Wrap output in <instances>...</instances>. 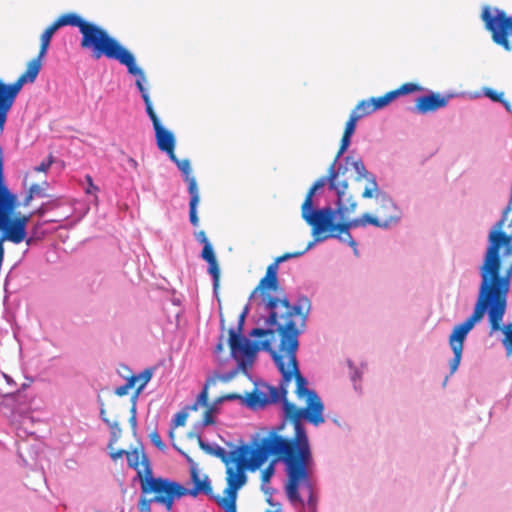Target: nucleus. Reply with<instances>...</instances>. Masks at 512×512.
Wrapping results in <instances>:
<instances>
[{
	"label": "nucleus",
	"instance_id": "13",
	"mask_svg": "<svg viewBox=\"0 0 512 512\" xmlns=\"http://www.w3.org/2000/svg\"><path fill=\"white\" fill-rule=\"evenodd\" d=\"M14 198L3 188V207L0 217V228L3 231L0 237V243L8 240L12 243L19 244L26 239V230L12 219L8 218V214L13 207Z\"/></svg>",
	"mask_w": 512,
	"mask_h": 512
},
{
	"label": "nucleus",
	"instance_id": "37",
	"mask_svg": "<svg viewBox=\"0 0 512 512\" xmlns=\"http://www.w3.org/2000/svg\"><path fill=\"white\" fill-rule=\"evenodd\" d=\"M359 119L357 116H353L350 114L348 121L346 122L345 129L343 134L347 136H352L356 129V124Z\"/></svg>",
	"mask_w": 512,
	"mask_h": 512
},
{
	"label": "nucleus",
	"instance_id": "39",
	"mask_svg": "<svg viewBox=\"0 0 512 512\" xmlns=\"http://www.w3.org/2000/svg\"><path fill=\"white\" fill-rule=\"evenodd\" d=\"M149 438L151 440V442L160 450V451H165L166 449V445L164 444V442L162 441L159 433L157 431H153L150 433L149 435Z\"/></svg>",
	"mask_w": 512,
	"mask_h": 512
},
{
	"label": "nucleus",
	"instance_id": "33",
	"mask_svg": "<svg viewBox=\"0 0 512 512\" xmlns=\"http://www.w3.org/2000/svg\"><path fill=\"white\" fill-rule=\"evenodd\" d=\"M51 39H52L51 34H48V33H45V32H43L41 34V36H40V48H39V52H38L39 58H44L45 57V55H46V53L48 51Z\"/></svg>",
	"mask_w": 512,
	"mask_h": 512
},
{
	"label": "nucleus",
	"instance_id": "3",
	"mask_svg": "<svg viewBox=\"0 0 512 512\" xmlns=\"http://www.w3.org/2000/svg\"><path fill=\"white\" fill-rule=\"evenodd\" d=\"M314 242H310L302 251L288 252L278 256L266 270V275L260 280L252 295L259 293L264 309L268 312L265 319L267 327L273 325H282L284 322H293L294 326L304 327L306 317L310 309V301L307 297L298 299L295 305H291L286 298L274 297L270 294V290L277 291L279 289L278 282V265L292 258L302 256L308 251Z\"/></svg>",
	"mask_w": 512,
	"mask_h": 512
},
{
	"label": "nucleus",
	"instance_id": "38",
	"mask_svg": "<svg viewBox=\"0 0 512 512\" xmlns=\"http://www.w3.org/2000/svg\"><path fill=\"white\" fill-rule=\"evenodd\" d=\"M136 403H137L136 400H131L129 424L131 426L133 433L136 432V428H137Z\"/></svg>",
	"mask_w": 512,
	"mask_h": 512
},
{
	"label": "nucleus",
	"instance_id": "53",
	"mask_svg": "<svg viewBox=\"0 0 512 512\" xmlns=\"http://www.w3.org/2000/svg\"><path fill=\"white\" fill-rule=\"evenodd\" d=\"M501 104L505 107L506 111L511 113L512 114V105L511 103L506 100L505 98L503 99V102H501Z\"/></svg>",
	"mask_w": 512,
	"mask_h": 512
},
{
	"label": "nucleus",
	"instance_id": "10",
	"mask_svg": "<svg viewBox=\"0 0 512 512\" xmlns=\"http://www.w3.org/2000/svg\"><path fill=\"white\" fill-rule=\"evenodd\" d=\"M42 59L37 55L29 61L26 70L13 83L6 84L0 79V130H3L8 112L12 108L23 85L33 83L36 80L42 67Z\"/></svg>",
	"mask_w": 512,
	"mask_h": 512
},
{
	"label": "nucleus",
	"instance_id": "1",
	"mask_svg": "<svg viewBox=\"0 0 512 512\" xmlns=\"http://www.w3.org/2000/svg\"><path fill=\"white\" fill-rule=\"evenodd\" d=\"M245 315L241 314L237 329L228 330V345L231 356L238 361L242 370L246 369V361L252 363L257 351H269L276 367L282 375L278 387H269L268 403L281 401L285 418L293 425V434L298 432V426L306 431L302 420L319 426L325 422L323 416L324 405L314 390L308 388V381L300 373L296 352L298 349V336L304 327L294 326L293 322H284L282 325H273L267 329L255 328L250 335L253 337L274 336L277 332L280 337V351L286 355L272 350L270 340L251 342L241 335Z\"/></svg>",
	"mask_w": 512,
	"mask_h": 512
},
{
	"label": "nucleus",
	"instance_id": "12",
	"mask_svg": "<svg viewBox=\"0 0 512 512\" xmlns=\"http://www.w3.org/2000/svg\"><path fill=\"white\" fill-rule=\"evenodd\" d=\"M135 84H136V87L138 88V90L141 94V97L145 103L146 112H147L150 120L152 121L153 128L155 131L156 143H157L159 150L167 153L169 158L173 159L174 153H175L174 152L175 143H176L174 134L171 131L165 129L161 125V122L153 109L148 90L145 87V83L140 84V81H136Z\"/></svg>",
	"mask_w": 512,
	"mask_h": 512
},
{
	"label": "nucleus",
	"instance_id": "28",
	"mask_svg": "<svg viewBox=\"0 0 512 512\" xmlns=\"http://www.w3.org/2000/svg\"><path fill=\"white\" fill-rule=\"evenodd\" d=\"M419 91H422V87L419 84L407 82L402 84L399 88L392 90V93L394 94L395 98H397L402 95H408Z\"/></svg>",
	"mask_w": 512,
	"mask_h": 512
},
{
	"label": "nucleus",
	"instance_id": "14",
	"mask_svg": "<svg viewBox=\"0 0 512 512\" xmlns=\"http://www.w3.org/2000/svg\"><path fill=\"white\" fill-rule=\"evenodd\" d=\"M508 258L509 257L503 258V255L500 256V250H498L497 251L498 264L495 269H487L486 256L484 257L483 264L480 267V275H481V284L480 285H483L485 280H486V283H488V284H489V282H494V283H496V285H499L503 290L504 304H506V305H507V297H508V292L510 289V283H511V277H512V261H511L509 268L504 273V275H500V270H501L502 260H505Z\"/></svg>",
	"mask_w": 512,
	"mask_h": 512
},
{
	"label": "nucleus",
	"instance_id": "40",
	"mask_svg": "<svg viewBox=\"0 0 512 512\" xmlns=\"http://www.w3.org/2000/svg\"><path fill=\"white\" fill-rule=\"evenodd\" d=\"M85 180L88 185L86 188V193L94 195L95 200L97 201L98 200L97 192L99 191V188L93 183V179L89 174L85 176Z\"/></svg>",
	"mask_w": 512,
	"mask_h": 512
},
{
	"label": "nucleus",
	"instance_id": "41",
	"mask_svg": "<svg viewBox=\"0 0 512 512\" xmlns=\"http://www.w3.org/2000/svg\"><path fill=\"white\" fill-rule=\"evenodd\" d=\"M213 413H214V407L208 406L204 413V416H203V420H202L203 425L208 426V425L214 424Z\"/></svg>",
	"mask_w": 512,
	"mask_h": 512
},
{
	"label": "nucleus",
	"instance_id": "16",
	"mask_svg": "<svg viewBox=\"0 0 512 512\" xmlns=\"http://www.w3.org/2000/svg\"><path fill=\"white\" fill-rule=\"evenodd\" d=\"M351 142V136L342 135L341 143L339 150L335 156V159L333 160L332 164L330 165L328 169V180H329V188L331 190H337V186L345 185V190L350 189L349 184L346 180H339L340 175H344L346 168L343 169V167L340 165L336 169V163L338 159L341 157V155L347 150Z\"/></svg>",
	"mask_w": 512,
	"mask_h": 512
},
{
	"label": "nucleus",
	"instance_id": "47",
	"mask_svg": "<svg viewBox=\"0 0 512 512\" xmlns=\"http://www.w3.org/2000/svg\"><path fill=\"white\" fill-rule=\"evenodd\" d=\"M196 239L205 246L206 244H210L209 240L207 239L206 233L201 230L195 234Z\"/></svg>",
	"mask_w": 512,
	"mask_h": 512
},
{
	"label": "nucleus",
	"instance_id": "23",
	"mask_svg": "<svg viewBox=\"0 0 512 512\" xmlns=\"http://www.w3.org/2000/svg\"><path fill=\"white\" fill-rule=\"evenodd\" d=\"M57 20L61 27H63V26L77 27L79 29L80 33L83 32V30L89 23V21L84 20L82 17H80L78 14H76L74 12L62 14L57 18Z\"/></svg>",
	"mask_w": 512,
	"mask_h": 512
},
{
	"label": "nucleus",
	"instance_id": "29",
	"mask_svg": "<svg viewBox=\"0 0 512 512\" xmlns=\"http://www.w3.org/2000/svg\"><path fill=\"white\" fill-rule=\"evenodd\" d=\"M493 20L497 22L504 30L512 31V17H508L506 13L502 10L495 9V15H493Z\"/></svg>",
	"mask_w": 512,
	"mask_h": 512
},
{
	"label": "nucleus",
	"instance_id": "18",
	"mask_svg": "<svg viewBox=\"0 0 512 512\" xmlns=\"http://www.w3.org/2000/svg\"><path fill=\"white\" fill-rule=\"evenodd\" d=\"M345 164L354 168L355 172L357 173L355 178L356 182H359L362 179H366L368 181L361 195L363 198H372L373 192L377 191L378 185L375 176L366 170L363 161L359 158L347 156L345 158Z\"/></svg>",
	"mask_w": 512,
	"mask_h": 512
},
{
	"label": "nucleus",
	"instance_id": "2",
	"mask_svg": "<svg viewBox=\"0 0 512 512\" xmlns=\"http://www.w3.org/2000/svg\"><path fill=\"white\" fill-rule=\"evenodd\" d=\"M284 426H278L267 431L261 438L254 439L250 445H242L243 454L246 457L238 458V467H228L226 470L227 487L223 497H216V503L225 512H237L236 500L238 490L246 484V470L259 469L271 457V462L262 471V481L268 482L275 472V464H284L285 474L289 466V456L300 449L305 453H312L309 438L306 431L298 427V432L287 436L283 434Z\"/></svg>",
	"mask_w": 512,
	"mask_h": 512
},
{
	"label": "nucleus",
	"instance_id": "31",
	"mask_svg": "<svg viewBox=\"0 0 512 512\" xmlns=\"http://www.w3.org/2000/svg\"><path fill=\"white\" fill-rule=\"evenodd\" d=\"M505 335L503 345L507 350L508 355H512V323L506 325L501 329Z\"/></svg>",
	"mask_w": 512,
	"mask_h": 512
},
{
	"label": "nucleus",
	"instance_id": "22",
	"mask_svg": "<svg viewBox=\"0 0 512 512\" xmlns=\"http://www.w3.org/2000/svg\"><path fill=\"white\" fill-rule=\"evenodd\" d=\"M201 257L208 263V273L213 278V289L216 292L219 288L220 268L211 243L203 246Z\"/></svg>",
	"mask_w": 512,
	"mask_h": 512
},
{
	"label": "nucleus",
	"instance_id": "30",
	"mask_svg": "<svg viewBox=\"0 0 512 512\" xmlns=\"http://www.w3.org/2000/svg\"><path fill=\"white\" fill-rule=\"evenodd\" d=\"M371 99L373 101L375 110H379V109H382V108L386 107L387 105H389L396 98H395L394 94L392 93V91H389L386 94H384L383 96L371 97Z\"/></svg>",
	"mask_w": 512,
	"mask_h": 512
},
{
	"label": "nucleus",
	"instance_id": "7",
	"mask_svg": "<svg viewBox=\"0 0 512 512\" xmlns=\"http://www.w3.org/2000/svg\"><path fill=\"white\" fill-rule=\"evenodd\" d=\"M287 480H285L284 490L287 499L291 504L304 505L299 490L303 488L308 493L307 507L310 512H316L317 498L314 493V487L310 479V469L313 465L312 453H305L303 450L296 451L288 458Z\"/></svg>",
	"mask_w": 512,
	"mask_h": 512
},
{
	"label": "nucleus",
	"instance_id": "43",
	"mask_svg": "<svg viewBox=\"0 0 512 512\" xmlns=\"http://www.w3.org/2000/svg\"><path fill=\"white\" fill-rule=\"evenodd\" d=\"M187 414L184 412L177 413L174 419L175 426H183L186 423Z\"/></svg>",
	"mask_w": 512,
	"mask_h": 512
},
{
	"label": "nucleus",
	"instance_id": "58",
	"mask_svg": "<svg viewBox=\"0 0 512 512\" xmlns=\"http://www.w3.org/2000/svg\"><path fill=\"white\" fill-rule=\"evenodd\" d=\"M234 397H235L234 395H230V396H228L227 398L232 399V398H234Z\"/></svg>",
	"mask_w": 512,
	"mask_h": 512
},
{
	"label": "nucleus",
	"instance_id": "11",
	"mask_svg": "<svg viewBox=\"0 0 512 512\" xmlns=\"http://www.w3.org/2000/svg\"><path fill=\"white\" fill-rule=\"evenodd\" d=\"M326 182L329 183L328 175L316 180L308 190L301 206L302 218L317 234L329 227H332V216L335 214V210L331 207L313 209V196L318 189L322 188L326 184Z\"/></svg>",
	"mask_w": 512,
	"mask_h": 512
},
{
	"label": "nucleus",
	"instance_id": "42",
	"mask_svg": "<svg viewBox=\"0 0 512 512\" xmlns=\"http://www.w3.org/2000/svg\"><path fill=\"white\" fill-rule=\"evenodd\" d=\"M53 163V157L50 155L46 161L41 162L38 166L34 168L36 172H47L50 166Z\"/></svg>",
	"mask_w": 512,
	"mask_h": 512
},
{
	"label": "nucleus",
	"instance_id": "54",
	"mask_svg": "<svg viewBox=\"0 0 512 512\" xmlns=\"http://www.w3.org/2000/svg\"><path fill=\"white\" fill-rule=\"evenodd\" d=\"M34 197V195H32L30 192L27 194V196L25 197L24 199V205H28L30 203V201L32 200V198Z\"/></svg>",
	"mask_w": 512,
	"mask_h": 512
},
{
	"label": "nucleus",
	"instance_id": "26",
	"mask_svg": "<svg viewBox=\"0 0 512 512\" xmlns=\"http://www.w3.org/2000/svg\"><path fill=\"white\" fill-rule=\"evenodd\" d=\"M375 108L373 105L372 99H365L361 100L355 108L352 110L351 114L353 116H357V118L360 120L364 116L370 115L371 113L375 112Z\"/></svg>",
	"mask_w": 512,
	"mask_h": 512
},
{
	"label": "nucleus",
	"instance_id": "27",
	"mask_svg": "<svg viewBox=\"0 0 512 512\" xmlns=\"http://www.w3.org/2000/svg\"><path fill=\"white\" fill-rule=\"evenodd\" d=\"M152 377V371L150 369H145L142 371L138 376H135L137 378V382L139 383L136 391L131 397V400H136L140 394V392L143 390V388L147 385V383L150 381Z\"/></svg>",
	"mask_w": 512,
	"mask_h": 512
},
{
	"label": "nucleus",
	"instance_id": "56",
	"mask_svg": "<svg viewBox=\"0 0 512 512\" xmlns=\"http://www.w3.org/2000/svg\"><path fill=\"white\" fill-rule=\"evenodd\" d=\"M31 242H32V238H29V239H27V240H26V243H27L28 245H30V244H31Z\"/></svg>",
	"mask_w": 512,
	"mask_h": 512
},
{
	"label": "nucleus",
	"instance_id": "6",
	"mask_svg": "<svg viewBox=\"0 0 512 512\" xmlns=\"http://www.w3.org/2000/svg\"><path fill=\"white\" fill-rule=\"evenodd\" d=\"M81 35V48L89 51L94 60L106 57L109 60L118 61L126 66L129 74L136 77V81H140V84L147 83L146 74L142 68L137 66L133 53L112 37L107 30L89 22Z\"/></svg>",
	"mask_w": 512,
	"mask_h": 512
},
{
	"label": "nucleus",
	"instance_id": "49",
	"mask_svg": "<svg viewBox=\"0 0 512 512\" xmlns=\"http://www.w3.org/2000/svg\"><path fill=\"white\" fill-rule=\"evenodd\" d=\"M127 452H128V451H125V450H122V449H121V450H117V451H115V452H111V453H110V456H111V458H112L113 460H117V459L121 458L123 455H126V453H127Z\"/></svg>",
	"mask_w": 512,
	"mask_h": 512
},
{
	"label": "nucleus",
	"instance_id": "52",
	"mask_svg": "<svg viewBox=\"0 0 512 512\" xmlns=\"http://www.w3.org/2000/svg\"><path fill=\"white\" fill-rule=\"evenodd\" d=\"M224 350L223 336L220 337L219 343L215 348V352L217 354L221 353Z\"/></svg>",
	"mask_w": 512,
	"mask_h": 512
},
{
	"label": "nucleus",
	"instance_id": "34",
	"mask_svg": "<svg viewBox=\"0 0 512 512\" xmlns=\"http://www.w3.org/2000/svg\"><path fill=\"white\" fill-rule=\"evenodd\" d=\"M208 382L205 384L203 390L198 395L196 402L190 407L192 410H197L198 406H206L208 407Z\"/></svg>",
	"mask_w": 512,
	"mask_h": 512
},
{
	"label": "nucleus",
	"instance_id": "36",
	"mask_svg": "<svg viewBox=\"0 0 512 512\" xmlns=\"http://www.w3.org/2000/svg\"><path fill=\"white\" fill-rule=\"evenodd\" d=\"M483 93L486 97L491 99L494 102H503L504 99V92H498L496 90H493L491 88H485L483 89Z\"/></svg>",
	"mask_w": 512,
	"mask_h": 512
},
{
	"label": "nucleus",
	"instance_id": "55",
	"mask_svg": "<svg viewBox=\"0 0 512 512\" xmlns=\"http://www.w3.org/2000/svg\"><path fill=\"white\" fill-rule=\"evenodd\" d=\"M169 436H170V438H173V437H174V431H173V430H170V432H169Z\"/></svg>",
	"mask_w": 512,
	"mask_h": 512
},
{
	"label": "nucleus",
	"instance_id": "25",
	"mask_svg": "<svg viewBox=\"0 0 512 512\" xmlns=\"http://www.w3.org/2000/svg\"><path fill=\"white\" fill-rule=\"evenodd\" d=\"M178 167V169L182 172L184 175V179L188 184V192H190V185L193 182L195 187L197 186V182L194 176H191V165L190 161L188 159L180 160L176 157L174 154L173 159H171Z\"/></svg>",
	"mask_w": 512,
	"mask_h": 512
},
{
	"label": "nucleus",
	"instance_id": "45",
	"mask_svg": "<svg viewBox=\"0 0 512 512\" xmlns=\"http://www.w3.org/2000/svg\"><path fill=\"white\" fill-rule=\"evenodd\" d=\"M61 28L58 20L56 19L53 23H51L45 30L44 32L45 33H48V34H51V36L53 37L54 33L59 29Z\"/></svg>",
	"mask_w": 512,
	"mask_h": 512
},
{
	"label": "nucleus",
	"instance_id": "46",
	"mask_svg": "<svg viewBox=\"0 0 512 512\" xmlns=\"http://www.w3.org/2000/svg\"><path fill=\"white\" fill-rule=\"evenodd\" d=\"M12 220L15 221L17 224H19L20 226H23V229L26 230L27 224L30 220V216L23 215L20 217H16Z\"/></svg>",
	"mask_w": 512,
	"mask_h": 512
},
{
	"label": "nucleus",
	"instance_id": "44",
	"mask_svg": "<svg viewBox=\"0 0 512 512\" xmlns=\"http://www.w3.org/2000/svg\"><path fill=\"white\" fill-rule=\"evenodd\" d=\"M61 28L58 20L56 19L53 23H51L45 30L44 32L45 33H48V34H51V36L53 37L54 33L59 29Z\"/></svg>",
	"mask_w": 512,
	"mask_h": 512
},
{
	"label": "nucleus",
	"instance_id": "19",
	"mask_svg": "<svg viewBox=\"0 0 512 512\" xmlns=\"http://www.w3.org/2000/svg\"><path fill=\"white\" fill-rule=\"evenodd\" d=\"M482 20L485 23L487 30L492 33L493 41L502 46L505 50L510 51L512 49V43L508 39L510 30H504L497 22L493 20V15L489 7H485L482 11Z\"/></svg>",
	"mask_w": 512,
	"mask_h": 512
},
{
	"label": "nucleus",
	"instance_id": "51",
	"mask_svg": "<svg viewBox=\"0 0 512 512\" xmlns=\"http://www.w3.org/2000/svg\"><path fill=\"white\" fill-rule=\"evenodd\" d=\"M127 162L129 164V166L134 170V171H137L138 170V162L132 158V157H127Z\"/></svg>",
	"mask_w": 512,
	"mask_h": 512
},
{
	"label": "nucleus",
	"instance_id": "5",
	"mask_svg": "<svg viewBox=\"0 0 512 512\" xmlns=\"http://www.w3.org/2000/svg\"><path fill=\"white\" fill-rule=\"evenodd\" d=\"M178 450L185 455L187 461L191 464L190 475L193 487L187 489L176 481L162 477H154L153 471L148 469L146 471L148 477L142 479V497L138 504L140 512H151L152 502L163 505L165 509L170 512L172 511L174 501L186 495L197 497L199 494H204L212 497L216 501L215 498L217 496L213 495L209 477L204 475L203 478H201L194 461L180 449Z\"/></svg>",
	"mask_w": 512,
	"mask_h": 512
},
{
	"label": "nucleus",
	"instance_id": "20",
	"mask_svg": "<svg viewBox=\"0 0 512 512\" xmlns=\"http://www.w3.org/2000/svg\"><path fill=\"white\" fill-rule=\"evenodd\" d=\"M447 103L448 99L446 97L438 93H430L417 98L414 109L419 114H427L445 107Z\"/></svg>",
	"mask_w": 512,
	"mask_h": 512
},
{
	"label": "nucleus",
	"instance_id": "50",
	"mask_svg": "<svg viewBox=\"0 0 512 512\" xmlns=\"http://www.w3.org/2000/svg\"><path fill=\"white\" fill-rule=\"evenodd\" d=\"M267 502L274 507V509H269V510H266L265 512H281L282 508H281V504L280 503H272L271 499H267Z\"/></svg>",
	"mask_w": 512,
	"mask_h": 512
},
{
	"label": "nucleus",
	"instance_id": "48",
	"mask_svg": "<svg viewBox=\"0 0 512 512\" xmlns=\"http://www.w3.org/2000/svg\"><path fill=\"white\" fill-rule=\"evenodd\" d=\"M29 192L34 196L42 195L43 189L38 184H33V185H31Z\"/></svg>",
	"mask_w": 512,
	"mask_h": 512
},
{
	"label": "nucleus",
	"instance_id": "8",
	"mask_svg": "<svg viewBox=\"0 0 512 512\" xmlns=\"http://www.w3.org/2000/svg\"><path fill=\"white\" fill-rule=\"evenodd\" d=\"M334 191L337 194V203L335 214L332 216V227L318 234L312 229V234L316 242L324 241L328 238H338L340 241L347 242L351 247L356 248L357 243L350 234L351 229L341 231L337 226L353 220L350 219V216L356 211L357 202L352 191L350 189L345 190V185L337 186V190Z\"/></svg>",
	"mask_w": 512,
	"mask_h": 512
},
{
	"label": "nucleus",
	"instance_id": "32",
	"mask_svg": "<svg viewBox=\"0 0 512 512\" xmlns=\"http://www.w3.org/2000/svg\"><path fill=\"white\" fill-rule=\"evenodd\" d=\"M136 383L137 378H135V375L129 377L124 385L116 388L115 394L120 397L126 395L128 391L136 385Z\"/></svg>",
	"mask_w": 512,
	"mask_h": 512
},
{
	"label": "nucleus",
	"instance_id": "35",
	"mask_svg": "<svg viewBox=\"0 0 512 512\" xmlns=\"http://www.w3.org/2000/svg\"><path fill=\"white\" fill-rule=\"evenodd\" d=\"M249 405L250 406H264L268 403L267 398L260 392L254 391L249 395Z\"/></svg>",
	"mask_w": 512,
	"mask_h": 512
},
{
	"label": "nucleus",
	"instance_id": "17",
	"mask_svg": "<svg viewBox=\"0 0 512 512\" xmlns=\"http://www.w3.org/2000/svg\"><path fill=\"white\" fill-rule=\"evenodd\" d=\"M110 410L113 413V417L110 418L107 416L106 409L104 406H101L100 416L102 420L109 426L111 430V439L108 447L112 449L113 445L119 440L122 434V429L119 425V419L121 418V414L124 408V405L119 401H112L109 406Z\"/></svg>",
	"mask_w": 512,
	"mask_h": 512
},
{
	"label": "nucleus",
	"instance_id": "15",
	"mask_svg": "<svg viewBox=\"0 0 512 512\" xmlns=\"http://www.w3.org/2000/svg\"><path fill=\"white\" fill-rule=\"evenodd\" d=\"M190 437L196 438L200 449L204 451L206 454L219 458L226 465V469L228 467H231L230 464L232 462L235 463V467H238V458L247 456V454H243L242 446L238 447L237 449L231 451L228 454L224 448L220 446L213 447L212 445L204 442L199 434H191Z\"/></svg>",
	"mask_w": 512,
	"mask_h": 512
},
{
	"label": "nucleus",
	"instance_id": "57",
	"mask_svg": "<svg viewBox=\"0 0 512 512\" xmlns=\"http://www.w3.org/2000/svg\"><path fill=\"white\" fill-rule=\"evenodd\" d=\"M37 213H38L39 215H42V214H43V210H42V209H39V210L37 211Z\"/></svg>",
	"mask_w": 512,
	"mask_h": 512
},
{
	"label": "nucleus",
	"instance_id": "9",
	"mask_svg": "<svg viewBox=\"0 0 512 512\" xmlns=\"http://www.w3.org/2000/svg\"><path fill=\"white\" fill-rule=\"evenodd\" d=\"M376 200L378 207L374 215L369 213L363 214L361 217L353 219L351 222L341 223L337 227L341 231H347L357 227H364L372 225L379 228H388L392 224L396 223L400 216L398 209L392 199L385 193L377 191L373 192V196Z\"/></svg>",
	"mask_w": 512,
	"mask_h": 512
},
{
	"label": "nucleus",
	"instance_id": "4",
	"mask_svg": "<svg viewBox=\"0 0 512 512\" xmlns=\"http://www.w3.org/2000/svg\"><path fill=\"white\" fill-rule=\"evenodd\" d=\"M503 290L494 282L480 285L478 298L474 311L464 322L454 326L449 336V346L453 351V358L450 360V374H454L460 364L464 341L474 325L482 320L485 312L488 313L491 332L501 330V323L506 312Z\"/></svg>",
	"mask_w": 512,
	"mask_h": 512
},
{
	"label": "nucleus",
	"instance_id": "21",
	"mask_svg": "<svg viewBox=\"0 0 512 512\" xmlns=\"http://www.w3.org/2000/svg\"><path fill=\"white\" fill-rule=\"evenodd\" d=\"M126 458L129 467L137 471V477L140 481V487L142 488V479L144 477H148L146 471L148 469L152 470L148 457L145 455L143 451L134 449L133 451H128L126 453Z\"/></svg>",
	"mask_w": 512,
	"mask_h": 512
},
{
	"label": "nucleus",
	"instance_id": "24",
	"mask_svg": "<svg viewBox=\"0 0 512 512\" xmlns=\"http://www.w3.org/2000/svg\"><path fill=\"white\" fill-rule=\"evenodd\" d=\"M190 202H189V219L193 226H198L199 218L197 216V205L200 201L199 190L198 187L194 186L192 182L190 185Z\"/></svg>",
	"mask_w": 512,
	"mask_h": 512
}]
</instances>
